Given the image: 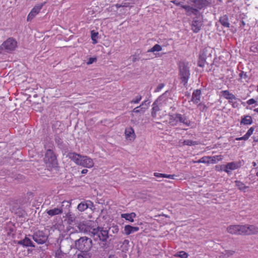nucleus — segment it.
I'll return each mask as SVG.
<instances>
[{"mask_svg":"<svg viewBox=\"0 0 258 258\" xmlns=\"http://www.w3.org/2000/svg\"><path fill=\"white\" fill-rule=\"evenodd\" d=\"M235 251L232 250H225L221 255V258H228L234 254Z\"/></svg>","mask_w":258,"mask_h":258,"instance_id":"nucleus-32","label":"nucleus"},{"mask_svg":"<svg viewBox=\"0 0 258 258\" xmlns=\"http://www.w3.org/2000/svg\"><path fill=\"white\" fill-rule=\"evenodd\" d=\"M205 60L204 59L199 60L198 62V66L200 67H204L205 66Z\"/></svg>","mask_w":258,"mask_h":258,"instance_id":"nucleus-46","label":"nucleus"},{"mask_svg":"<svg viewBox=\"0 0 258 258\" xmlns=\"http://www.w3.org/2000/svg\"><path fill=\"white\" fill-rule=\"evenodd\" d=\"M175 117H177L176 114L171 115L169 116V123L172 126L176 125L178 123V120Z\"/></svg>","mask_w":258,"mask_h":258,"instance_id":"nucleus-29","label":"nucleus"},{"mask_svg":"<svg viewBox=\"0 0 258 258\" xmlns=\"http://www.w3.org/2000/svg\"><path fill=\"white\" fill-rule=\"evenodd\" d=\"M194 163H202L201 158L197 161H195Z\"/></svg>","mask_w":258,"mask_h":258,"instance_id":"nucleus-54","label":"nucleus"},{"mask_svg":"<svg viewBox=\"0 0 258 258\" xmlns=\"http://www.w3.org/2000/svg\"><path fill=\"white\" fill-rule=\"evenodd\" d=\"M162 49V47L159 44H156L154 45L151 48L148 49L147 50L148 52H159L161 51Z\"/></svg>","mask_w":258,"mask_h":258,"instance_id":"nucleus-31","label":"nucleus"},{"mask_svg":"<svg viewBox=\"0 0 258 258\" xmlns=\"http://www.w3.org/2000/svg\"><path fill=\"white\" fill-rule=\"evenodd\" d=\"M108 232L107 230L99 227L93 228L91 231V235L93 236H96L97 237L96 238H98L101 241H105L108 238Z\"/></svg>","mask_w":258,"mask_h":258,"instance_id":"nucleus-6","label":"nucleus"},{"mask_svg":"<svg viewBox=\"0 0 258 258\" xmlns=\"http://www.w3.org/2000/svg\"><path fill=\"white\" fill-rule=\"evenodd\" d=\"M257 91H258V85H257Z\"/></svg>","mask_w":258,"mask_h":258,"instance_id":"nucleus-60","label":"nucleus"},{"mask_svg":"<svg viewBox=\"0 0 258 258\" xmlns=\"http://www.w3.org/2000/svg\"><path fill=\"white\" fill-rule=\"evenodd\" d=\"M33 240L39 244L45 243L48 239L47 235L42 231H37L33 235Z\"/></svg>","mask_w":258,"mask_h":258,"instance_id":"nucleus-7","label":"nucleus"},{"mask_svg":"<svg viewBox=\"0 0 258 258\" xmlns=\"http://www.w3.org/2000/svg\"><path fill=\"white\" fill-rule=\"evenodd\" d=\"M220 22L224 27L227 28L229 27L230 24L227 16L224 15L222 16L220 19Z\"/></svg>","mask_w":258,"mask_h":258,"instance_id":"nucleus-27","label":"nucleus"},{"mask_svg":"<svg viewBox=\"0 0 258 258\" xmlns=\"http://www.w3.org/2000/svg\"><path fill=\"white\" fill-rule=\"evenodd\" d=\"M227 232L232 234H244V225H230L227 228Z\"/></svg>","mask_w":258,"mask_h":258,"instance_id":"nucleus-9","label":"nucleus"},{"mask_svg":"<svg viewBox=\"0 0 258 258\" xmlns=\"http://www.w3.org/2000/svg\"><path fill=\"white\" fill-rule=\"evenodd\" d=\"M236 185L240 190H243L245 189V186L244 184L239 181H235Z\"/></svg>","mask_w":258,"mask_h":258,"instance_id":"nucleus-34","label":"nucleus"},{"mask_svg":"<svg viewBox=\"0 0 258 258\" xmlns=\"http://www.w3.org/2000/svg\"><path fill=\"white\" fill-rule=\"evenodd\" d=\"M203 25V21L201 18H196L192 22L191 29L195 33H198L201 29Z\"/></svg>","mask_w":258,"mask_h":258,"instance_id":"nucleus-11","label":"nucleus"},{"mask_svg":"<svg viewBox=\"0 0 258 258\" xmlns=\"http://www.w3.org/2000/svg\"><path fill=\"white\" fill-rule=\"evenodd\" d=\"M254 111L258 113V107L254 109Z\"/></svg>","mask_w":258,"mask_h":258,"instance_id":"nucleus-55","label":"nucleus"},{"mask_svg":"<svg viewBox=\"0 0 258 258\" xmlns=\"http://www.w3.org/2000/svg\"><path fill=\"white\" fill-rule=\"evenodd\" d=\"M203 6H203V5H201L200 6H198V8L201 9V8H202V7H203Z\"/></svg>","mask_w":258,"mask_h":258,"instance_id":"nucleus-56","label":"nucleus"},{"mask_svg":"<svg viewBox=\"0 0 258 258\" xmlns=\"http://www.w3.org/2000/svg\"><path fill=\"white\" fill-rule=\"evenodd\" d=\"M44 161L49 169L56 167L57 160L55 155L51 150H47L44 158Z\"/></svg>","mask_w":258,"mask_h":258,"instance_id":"nucleus-4","label":"nucleus"},{"mask_svg":"<svg viewBox=\"0 0 258 258\" xmlns=\"http://www.w3.org/2000/svg\"><path fill=\"white\" fill-rule=\"evenodd\" d=\"M147 101H145L141 104V105L135 108L132 111L133 113H144L146 109L148 108V106L146 107H144V105H146Z\"/></svg>","mask_w":258,"mask_h":258,"instance_id":"nucleus-21","label":"nucleus"},{"mask_svg":"<svg viewBox=\"0 0 258 258\" xmlns=\"http://www.w3.org/2000/svg\"><path fill=\"white\" fill-rule=\"evenodd\" d=\"M78 227L80 232L84 233L89 232L91 233V231L93 229L92 228H90L88 223L84 222L79 223Z\"/></svg>","mask_w":258,"mask_h":258,"instance_id":"nucleus-15","label":"nucleus"},{"mask_svg":"<svg viewBox=\"0 0 258 258\" xmlns=\"http://www.w3.org/2000/svg\"><path fill=\"white\" fill-rule=\"evenodd\" d=\"M171 2L174 4L175 5H176L177 6H180L181 7V6L182 5L180 2H178V1H177L176 0L171 1Z\"/></svg>","mask_w":258,"mask_h":258,"instance_id":"nucleus-47","label":"nucleus"},{"mask_svg":"<svg viewBox=\"0 0 258 258\" xmlns=\"http://www.w3.org/2000/svg\"><path fill=\"white\" fill-rule=\"evenodd\" d=\"M139 230V228L138 227H134L129 225H125L124 227V233L128 235L131 233L137 232Z\"/></svg>","mask_w":258,"mask_h":258,"instance_id":"nucleus-18","label":"nucleus"},{"mask_svg":"<svg viewBox=\"0 0 258 258\" xmlns=\"http://www.w3.org/2000/svg\"><path fill=\"white\" fill-rule=\"evenodd\" d=\"M201 92L200 90H196L194 91L192 95L191 101L196 104L198 103L200 101Z\"/></svg>","mask_w":258,"mask_h":258,"instance_id":"nucleus-20","label":"nucleus"},{"mask_svg":"<svg viewBox=\"0 0 258 258\" xmlns=\"http://www.w3.org/2000/svg\"><path fill=\"white\" fill-rule=\"evenodd\" d=\"M136 217V214L133 212L129 214H121V217L124 218L126 220H127L131 222H134V219Z\"/></svg>","mask_w":258,"mask_h":258,"instance_id":"nucleus-24","label":"nucleus"},{"mask_svg":"<svg viewBox=\"0 0 258 258\" xmlns=\"http://www.w3.org/2000/svg\"><path fill=\"white\" fill-rule=\"evenodd\" d=\"M223 168H224V166H223V165L216 166V170L218 171H221L223 170L224 171V168L223 169Z\"/></svg>","mask_w":258,"mask_h":258,"instance_id":"nucleus-45","label":"nucleus"},{"mask_svg":"<svg viewBox=\"0 0 258 258\" xmlns=\"http://www.w3.org/2000/svg\"><path fill=\"white\" fill-rule=\"evenodd\" d=\"M62 212V209L61 208H55L53 209H50L47 211V213L49 216H53L57 215H59Z\"/></svg>","mask_w":258,"mask_h":258,"instance_id":"nucleus-25","label":"nucleus"},{"mask_svg":"<svg viewBox=\"0 0 258 258\" xmlns=\"http://www.w3.org/2000/svg\"><path fill=\"white\" fill-rule=\"evenodd\" d=\"M236 140L237 141H241V140H244V141H246L247 140V139H246L245 137L244 136V135L242 137H240V138H237L236 139Z\"/></svg>","mask_w":258,"mask_h":258,"instance_id":"nucleus-48","label":"nucleus"},{"mask_svg":"<svg viewBox=\"0 0 258 258\" xmlns=\"http://www.w3.org/2000/svg\"><path fill=\"white\" fill-rule=\"evenodd\" d=\"M141 99L142 96L141 95H138L134 99H132L130 102L131 103L137 104L141 101Z\"/></svg>","mask_w":258,"mask_h":258,"instance_id":"nucleus-36","label":"nucleus"},{"mask_svg":"<svg viewBox=\"0 0 258 258\" xmlns=\"http://www.w3.org/2000/svg\"><path fill=\"white\" fill-rule=\"evenodd\" d=\"M91 254L89 251H81L77 254V258H91Z\"/></svg>","mask_w":258,"mask_h":258,"instance_id":"nucleus-30","label":"nucleus"},{"mask_svg":"<svg viewBox=\"0 0 258 258\" xmlns=\"http://www.w3.org/2000/svg\"><path fill=\"white\" fill-rule=\"evenodd\" d=\"M218 1H220V2H221V1H222V0H218Z\"/></svg>","mask_w":258,"mask_h":258,"instance_id":"nucleus-59","label":"nucleus"},{"mask_svg":"<svg viewBox=\"0 0 258 258\" xmlns=\"http://www.w3.org/2000/svg\"><path fill=\"white\" fill-rule=\"evenodd\" d=\"M154 175L158 178H164V174L163 173L155 172L154 173Z\"/></svg>","mask_w":258,"mask_h":258,"instance_id":"nucleus-41","label":"nucleus"},{"mask_svg":"<svg viewBox=\"0 0 258 258\" xmlns=\"http://www.w3.org/2000/svg\"><path fill=\"white\" fill-rule=\"evenodd\" d=\"M92 40V42L94 44H96L97 43V41L96 38H91Z\"/></svg>","mask_w":258,"mask_h":258,"instance_id":"nucleus-50","label":"nucleus"},{"mask_svg":"<svg viewBox=\"0 0 258 258\" xmlns=\"http://www.w3.org/2000/svg\"><path fill=\"white\" fill-rule=\"evenodd\" d=\"M88 170L86 169H84L82 170L81 173L83 174H86L88 172Z\"/></svg>","mask_w":258,"mask_h":258,"instance_id":"nucleus-49","label":"nucleus"},{"mask_svg":"<svg viewBox=\"0 0 258 258\" xmlns=\"http://www.w3.org/2000/svg\"><path fill=\"white\" fill-rule=\"evenodd\" d=\"M183 144L184 145L191 146V145H195V142H193V141H192L191 140H185L183 142Z\"/></svg>","mask_w":258,"mask_h":258,"instance_id":"nucleus-39","label":"nucleus"},{"mask_svg":"<svg viewBox=\"0 0 258 258\" xmlns=\"http://www.w3.org/2000/svg\"><path fill=\"white\" fill-rule=\"evenodd\" d=\"M123 243L124 244H128L129 241L128 240L125 239V240H124L123 241Z\"/></svg>","mask_w":258,"mask_h":258,"instance_id":"nucleus-51","label":"nucleus"},{"mask_svg":"<svg viewBox=\"0 0 258 258\" xmlns=\"http://www.w3.org/2000/svg\"><path fill=\"white\" fill-rule=\"evenodd\" d=\"M175 175L174 174H164V178H167L169 179H174Z\"/></svg>","mask_w":258,"mask_h":258,"instance_id":"nucleus-44","label":"nucleus"},{"mask_svg":"<svg viewBox=\"0 0 258 258\" xmlns=\"http://www.w3.org/2000/svg\"><path fill=\"white\" fill-rule=\"evenodd\" d=\"M91 38H97L98 35V33L95 32L94 30H92L91 32Z\"/></svg>","mask_w":258,"mask_h":258,"instance_id":"nucleus-40","label":"nucleus"},{"mask_svg":"<svg viewBox=\"0 0 258 258\" xmlns=\"http://www.w3.org/2000/svg\"><path fill=\"white\" fill-rule=\"evenodd\" d=\"M75 246L80 251H89L92 246V240L86 237H83L76 241Z\"/></svg>","mask_w":258,"mask_h":258,"instance_id":"nucleus-3","label":"nucleus"},{"mask_svg":"<svg viewBox=\"0 0 258 258\" xmlns=\"http://www.w3.org/2000/svg\"><path fill=\"white\" fill-rule=\"evenodd\" d=\"M68 157L77 165L87 168H91L94 165L93 159L87 156H83L79 154L72 152L69 154Z\"/></svg>","mask_w":258,"mask_h":258,"instance_id":"nucleus-1","label":"nucleus"},{"mask_svg":"<svg viewBox=\"0 0 258 258\" xmlns=\"http://www.w3.org/2000/svg\"><path fill=\"white\" fill-rule=\"evenodd\" d=\"M176 118L178 120V122H179L180 123H183L187 126L190 125V122L188 120L186 117L180 114L176 113Z\"/></svg>","mask_w":258,"mask_h":258,"instance_id":"nucleus-19","label":"nucleus"},{"mask_svg":"<svg viewBox=\"0 0 258 258\" xmlns=\"http://www.w3.org/2000/svg\"><path fill=\"white\" fill-rule=\"evenodd\" d=\"M223 158V156L221 155L210 157V164L216 163L218 161L222 160Z\"/></svg>","mask_w":258,"mask_h":258,"instance_id":"nucleus-28","label":"nucleus"},{"mask_svg":"<svg viewBox=\"0 0 258 258\" xmlns=\"http://www.w3.org/2000/svg\"><path fill=\"white\" fill-rule=\"evenodd\" d=\"M222 96L225 98V99L229 100L230 101H233L236 99L235 96L232 93H230L227 90L222 91L221 92Z\"/></svg>","mask_w":258,"mask_h":258,"instance_id":"nucleus-22","label":"nucleus"},{"mask_svg":"<svg viewBox=\"0 0 258 258\" xmlns=\"http://www.w3.org/2000/svg\"><path fill=\"white\" fill-rule=\"evenodd\" d=\"M165 85L163 83L159 84L156 88L154 90V92H160L164 87Z\"/></svg>","mask_w":258,"mask_h":258,"instance_id":"nucleus-37","label":"nucleus"},{"mask_svg":"<svg viewBox=\"0 0 258 258\" xmlns=\"http://www.w3.org/2000/svg\"><path fill=\"white\" fill-rule=\"evenodd\" d=\"M174 256L175 257H179L180 258H187L188 254L184 251H181L175 253Z\"/></svg>","mask_w":258,"mask_h":258,"instance_id":"nucleus-33","label":"nucleus"},{"mask_svg":"<svg viewBox=\"0 0 258 258\" xmlns=\"http://www.w3.org/2000/svg\"><path fill=\"white\" fill-rule=\"evenodd\" d=\"M17 243L20 245H22L23 246L25 247H35L34 244L33 242L30 239L26 237L24 239L19 240L18 241Z\"/></svg>","mask_w":258,"mask_h":258,"instance_id":"nucleus-16","label":"nucleus"},{"mask_svg":"<svg viewBox=\"0 0 258 258\" xmlns=\"http://www.w3.org/2000/svg\"><path fill=\"white\" fill-rule=\"evenodd\" d=\"M179 78L185 85L187 84L190 75L189 69L184 63H181L179 66Z\"/></svg>","mask_w":258,"mask_h":258,"instance_id":"nucleus-5","label":"nucleus"},{"mask_svg":"<svg viewBox=\"0 0 258 258\" xmlns=\"http://www.w3.org/2000/svg\"><path fill=\"white\" fill-rule=\"evenodd\" d=\"M171 100L170 98H166L164 94L161 96L154 103L155 106L152 108V115L153 117H155L156 112L159 109H163L164 106H168L169 107H171V105L169 104V103H171Z\"/></svg>","mask_w":258,"mask_h":258,"instance_id":"nucleus-2","label":"nucleus"},{"mask_svg":"<svg viewBox=\"0 0 258 258\" xmlns=\"http://www.w3.org/2000/svg\"><path fill=\"white\" fill-rule=\"evenodd\" d=\"M181 8L184 9L186 13L189 15L191 14H196V13L197 12V10L196 9H194L189 6L182 5Z\"/></svg>","mask_w":258,"mask_h":258,"instance_id":"nucleus-26","label":"nucleus"},{"mask_svg":"<svg viewBox=\"0 0 258 258\" xmlns=\"http://www.w3.org/2000/svg\"><path fill=\"white\" fill-rule=\"evenodd\" d=\"M239 166V164L237 162H230L224 166V171L229 174L231 171L237 169Z\"/></svg>","mask_w":258,"mask_h":258,"instance_id":"nucleus-14","label":"nucleus"},{"mask_svg":"<svg viewBox=\"0 0 258 258\" xmlns=\"http://www.w3.org/2000/svg\"><path fill=\"white\" fill-rule=\"evenodd\" d=\"M108 258H117L114 255H110Z\"/></svg>","mask_w":258,"mask_h":258,"instance_id":"nucleus-53","label":"nucleus"},{"mask_svg":"<svg viewBox=\"0 0 258 258\" xmlns=\"http://www.w3.org/2000/svg\"><path fill=\"white\" fill-rule=\"evenodd\" d=\"M198 1L200 2H201L202 1V0H199Z\"/></svg>","mask_w":258,"mask_h":258,"instance_id":"nucleus-57","label":"nucleus"},{"mask_svg":"<svg viewBox=\"0 0 258 258\" xmlns=\"http://www.w3.org/2000/svg\"><path fill=\"white\" fill-rule=\"evenodd\" d=\"M114 231H113V232H116H116H118V228L117 227H114Z\"/></svg>","mask_w":258,"mask_h":258,"instance_id":"nucleus-52","label":"nucleus"},{"mask_svg":"<svg viewBox=\"0 0 258 258\" xmlns=\"http://www.w3.org/2000/svg\"><path fill=\"white\" fill-rule=\"evenodd\" d=\"M44 4V3L38 4L33 8L27 16V21H31L37 14H39Z\"/></svg>","mask_w":258,"mask_h":258,"instance_id":"nucleus-10","label":"nucleus"},{"mask_svg":"<svg viewBox=\"0 0 258 258\" xmlns=\"http://www.w3.org/2000/svg\"><path fill=\"white\" fill-rule=\"evenodd\" d=\"M125 139L130 141H133L136 138V134L134 130L131 127H127L125 130Z\"/></svg>","mask_w":258,"mask_h":258,"instance_id":"nucleus-12","label":"nucleus"},{"mask_svg":"<svg viewBox=\"0 0 258 258\" xmlns=\"http://www.w3.org/2000/svg\"><path fill=\"white\" fill-rule=\"evenodd\" d=\"M91 202L88 201L87 202H81L78 206V209L81 212L84 211L85 210L88 209L89 206L92 205Z\"/></svg>","mask_w":258,"mask_h":258,"instance_id":"nucleus-23","label":"nucleus"},{"mask_svg":"<svg viewBox=\"0 0 258 258\" xmlns=\"http://www.w3.org/2000/svg\"><path fill=\"white\" fill-rule=\"evenodd\" d=\"M253 120L251 116L248 115H243L241 117L240 124L250 125L252 123Z\"/></svg>","mask_w":258,"mask_h":258,"instance_id":"nucleus-17","label":"nucleus"},{"mask_svg":"<svg viewBox=\"0 0 258 258\" xmlns=\"http://www.w3.org/2000/svg\"><path fill=\"white\" fill-rule=\"evenodd\" d=\"M202 163L210 164V156H205L201 158Z\"/></svg>","mask_w":258,"mask_h":258,"instance_id":"nucleus-38","label":"nucleus"},{"mask_svg":"<svg viewBox=\"0 0 258 258\" xmlns=\"http://www.w3.org/2000/svg\"><path fill=\"white\" fill-rule=\"evenodd\" d=\"M258 233V227L254 225H244V234H252Z\"/></svg>","mask_w":258,"mask_h":258,"instance_id":"nucleus-13","label":"nucleus"},{"mask_svg":"<svg viewBox=\"0 0 258 258\" xmlns=\"http://www.w3.org/2000/svg\"><path fill=\"white\" fill-rule=\"evenodd\" d=\"M256 175L258 176V171L256 173Z\"/></svg>","mask_w":258,"mask_h":258,"instance_id":"nucleus-58","label":"nucleus"},{"mask_svg":"<svg viewBox=\"0 0 258 258\" xmlns=\"http://www.w3.org/2000/svg\"><path fill=\"white\" fill-rule=\"evenodd\" d=\"M17 43L16 40L13 38H9L5 41L1 46L2 49H4L7 51L14 50L17 47Z\"/></svg>","mask_w":258,"mask_h":258,"instance_id":"nucleus-8","label":"nucleus"},{"mask_svg":"<svg viewBox=\"0 0 258 258\" xmlns=\"http://www.w3.org/2000/svg\"><path fill=\"white\" fill-rule=\"evenodd\" d=\"M256 101L253 98L250 99L246 101V103L248 105L255 104Z\"/></svg>","mask_w":258,"mask_h":258,"instance_id":"nucleus-42","label":"nucleus"},{"mask_svg":"<svg viewBox=\"0 0 258 258\" xmlns=\"http://www.w3.org/2000/svg\"><path fill=\"white\" fill-rule=\"evenodd\" d=\"M96 60V58L90 57L89 59V60L87 62V64H91L93 63L94 62H95Z\"/></svg>","mask_w":258,"mask_h":258,"instance_id":"nucleus-43","label":"nucleus"},{"mask_svg":"<svg viewBox=\"0 0 258 258\" xmlns=\"http://www.w3.org/2000/svg\"><path fill=\"white\" fill-rule=\"evenodd\" d=\"M254 128L253 127H251L244 135L246 139L248 140L249 137L253 134Z\"/></svg>","mask_w":258,"mask_h":258,"instance_id":"nucleus-35","label":"nucleus"}]
</instances>
